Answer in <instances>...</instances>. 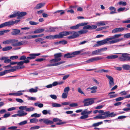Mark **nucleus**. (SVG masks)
Returning a JSON list of instances; mask_svg holds the SVG:
<instances>
[{
  "label": "nucleus",
  "instance_id": "1",
  "mask_svg": "<svg viewBox=\"0 0 130 130\" xmlns=\"http://www.w3.org/2000/svg\"><path fill=\"white\" fill-rule=\"evenodd\" d=\"M122 35L119 34H117L115 35L114 36L111 37L109 38V39L110 40H113L108 42V44H112L118 42L123 40L122 38L121 39H116L119 37L121 36Z\"/></svg>",
  "mask_w": 130,
  "mask_h": 130
},
{
  "label": "nucleus",
  "instance_id": "2",
  "mask_svg": "<svg viewBox=\"0 0 130 130\" xmlns=\"http://www.w3.org/2000/svg\"><path fill=\"white\" fill-rule=\"evenodd\" d=\"M64 36H67L69 35H72L71 36L68 37L67 38L69 39H74L77 37L79 36L78 32L74 31H64Z\"/></svg>",
  "mask_w": 130,
  "mask_h": 130
},
{
  "label": "nucleus",
  "instance_id": "3",
  "mask_svg": "<svg viewBox=\"0 0 130 130\" xmlns=\"http://www.w3.org/2000/svg\"><path fill=\"white\" fill-rule=\"evenodd\" d=\"M98 112L102 114L101 115H102L103 116H106V118L110 117H115L117 115V114L114 113L113 112L110 113L109 111L104 112L103 110H98Z\"/></svg>",
  "mask_w": 130,
  "mask_h": 130
},
{
  "label": "nucleus",
  "instance_id": "4",
  "mask_svg": "<svg viewBox=\"0 0 130 130\" xmlns=\"http://www.w3.org/2000/svg\"><path fill=\"white\" fill-rule=\"evenodd\" d=\"M119 59L121 61H125L130 60V57L128 56V54L126 53L118 54Z\"/></svg>",
  "mask_w": 130,
  "mask_h": 130
},
{
  "label": "nucleus",
  "instance_id": "5",
  "mask_svg": "<svg viewBox=\"0 0 130 130\" xmlns=\"http://www.w3.org/2000/svg\"><path fill=\"white\" fill-rule=\"evenodd\" d=\"M84 49L80 51H75L71 53H68L65 54L64 55V57L67 58H71L74 57L75 55H78L82 52Z\"/></svg>",
  "mask_w": 130,
  "mask_h": 130
},
{
  "label": "nucleus",
  "instance_id": "6",
  "mask_svg": "<svg viewBox=\"0 0 130 130\" xmlns=\"http://www.w3.org/2000/svg\"><path fill=\"white\" fill-rule=\"evenodd\" d=\"M94 99L92 98H88L84 99L83 101L84 103V106H87L90 105L94 102Z\"/></svg>",
  "mask_w": 130,
  "mask_h": 130
},
{
  "label": "nucleus",
  "instance_id": "7",
  "mask_svg": "<svg viewBox=\"0 0 130 130\" xmlns=\"http://www.w3.org/2000/svg\"><path fill=\"white\" fill-rule=\"evenodd\" d=\"M109 41V40L108 38H107L102 40L98 41L97 42V44L96 45L97 46H99L108 43V41Z\"/></svg>",
  "mask_w": 130,
  "mask_h": 130
},
{
  "label": "nucleus",
  "instance_id": "8",
  "mask_svg": "<svg viewBox=\"0 0 130 130\" xmlns=\"http://www.w3.org/2000/svg\"><path fill=\"white\" fill-rule=\"evenodd\" d=\"M103 58L100 57H96L90 58L85 62L87 63H89L94 61L98 60L103 59Z\"/></svg>",
  "mask_w": 130,
  "mask_h": 130
},
{
  "label": "nucleus",
  "instance_id": "9",
  "mask_svg": "<svg viewBox=\"0 0 130 130\" xmlns=\"http://www.w3.org/2000/svg\"><path fill=\"white\" fill-rule=\"evenodd\" d=\"M128 29L125 27H119L113 29L112 31L113 34L117 33L123 31L124 30H127Z\"/></svg>",
  "mask_w": 130,
  "mask_h": 130
},
{
  "label": "nucleus",
  "instance_id": "10",
  "mask_svg": "<svg viewBox=\"0 0 130 130\" xmlns=\"http://www.w3.org/2000/svg\"><path fill=\"white\" fill-rule=\"evenodd\" d=\"M12 31L11 32L12 35L17 36L18 35H22L23 33H20V30L18 29H12Z\"/></svg>",
  "mask_w": 130,
  "mask_h": 130
},
{
  "label": "nucleus",
  "instance_id": "11",
  "mask_svg": "<svg viewBox=\"0 0 130 130\" xmlns=\"http://www.w3.org/2000/svg\"><path fill=\"white\" fill-rule=\"evenodd\" d=\"M106 76L109 80V86L111 88L114 85L113 78L111 76L107 75H106Z\"/></svg>",
  "mask_w": 130,
  "mask_h": 130
},
{
  "label": "nucleus",
  "instance_id": "12",
  "mask_svg": "<svg viewBox=\"0 0 130 130\" xmlns=\"http://www.w3.org/2000/svg\"><path fill=\"white\" fill-rule=\"evenodd\" d=\"M18 40L16 39H9L6 40L5 41L3 42V43L4 44H9L11 43H14L17 42Z\"/></svg>",
  "mask_w": 130,
  "mask_h": 130
},
{
  "label": "nucleus",
  "instance_id": "13",
  "mask_svg": "<svg viewBox=\"0 0 130 130\" xmlns=\"http://www.w3.org/2000/svg\"><path fill=\"white\" fill-rule=\"evenodd\" d=\"M64 36V31L60 32L58 34L54 35V39H59L62 38Z\"/></svg>",
  "mask_w": 130,
  "mask_h": 130
},
{
  "label": "nucleus",
  "instance_id": "14",
  "mask_svg": "<svg viewBox=\"0 0 130 130\" xmlns=\"http://www.w3.org/2000/svg\"><path fill=\"white\" fill-rule=\"evenodd\" d=\"M108 23V21H100L97 22L96 24L97 26H99L105 25L106 24H107Z\"/></svg>",
  "mask_w": 130,
  "mask_h": 130
},
{
  "label": "nucleus",
  "instance_id": "15",
  "mask_svg": "<svg viewBox=\"0 0 130 130\" xmlns=\"http://www.w3.org/2000/svg\"><path fill=\"white\" fill-rule=\"evenodd\" d=\"M18 116L19 117H23L25 116L27 114V113L26 112H24L23 110H19L18 111Z\"/></svg>",
  "mask_w": 130,
  "mask_h": 130
},
{
  "label": "nucleus",
  "instance_id": "16",
  "mask_svg": "<svg viewBox=\"0 0 130 130\" xmlns=\"http://www.w3.org/2000/svg\"><path fill=\"white\" fill-rule=\"evenodd\" d=\"M20 21L19 20L15 21H10L7 22L8 27L11 26L15 23H17Z\"/></svg>",
  "mask_w": 130,
  "mask_h": 130
},
{
  "label": "nucleus",
  "instance_id": "17",
  "mask_svg": "<svg viewBox=\"0 0 130 130\" xmlns=\"http://www.w3.org/2000/svg\"><path fill=\"white\" fill-rule=\"evenodd\" d=\"M45 4L44 3H41L38 4L34 8V9H39L43 6Z\"/></svg>",
  "mask_w": 130,
  "mask_h": 130
},
{
  "label": "nucleus",
  "instance_id": "18",
  "mask_svg": "<svg viewBox=\"0 0 130 130\" xmlns=\"http://www.w3.org/2000/svg\"><path fill=\"white\" fill-rule=\"evenodd\" d=\"M87 109H85L83 111H82L80 113L81 115H88L90 114L92 112V111H87Z\"/></svg>",
  "mask_w": 130,
  "mask_h": 130
},
{
  "label": "nucleus",
  "instance_id": "19",
  "mask_svg": "<svg viewBox=\"0 0 130 130\" xmlns=\"http://www.w3.org/2000/svg\"><path fill=\"white\" fill-rule=\"evenodd\" d=\"M17 16H18V17L17 18L18 19H20V17H23L26 15L27 13L25 12H21L20 13L19 12H17Z\"/></svg>",
  "mask_w": 130,
  "mask_h": 130
},
{
  "label": "nucleus",
  "instance_id": "20",
  "mask_svg": "<svg viewBox=\"0 0 130 130\" xmlns=\"http://www.w3.org/2000/svg\"><path fill=\"white\" fill-rule=\"evenodd\" d=\"M43 122L47 125L51 124L53 123V122L52 121L46 118H44Z\"/></svg>",
  "mask_w": 130,
  "mask_h": 130
},
{
  "label": "nucleus",
  "instance_id": "21",
  "mask_svg": "<svg viewBox=\"0 0 130 130\" xmlns=\"http://www.w3.org/2000/svg\"><path fill=\"white\" fill-rule=\"evenodd\" d=\"M101 51L100 49L96 50L95 51H93L92 52V55H101Z\"/></svg>",
  "mask_w": 130,
  "mask_h": 130
},
{
  "label": "nucleus",
  "instance_id": "22",
  "mask_svg": "<svg viewBox=\"0 0 130 130\" xmlns=\"http://www.w3.org/2000/svg\"><path fill=\"white\" fill-rule=\"evenodd\" d=\"M58 28H57V27H51L49 28L48 29H47L45 30V31L46 32H54L55 31L56 29H58Z\"/></svg>",
  "mask_w": 130,
  "mask_h": 130
},
{
  "label": "nucleus",
  "instance_id": "23",
  "mask_svg": "<svg viewBox=\"0 0 130 130\" xmlns=\"http://www.w3.org/2000/svg\"><path fill=\"white\" fill-rule=\"evenodd\" d=\"M94 119H104L106 118V116H103L102 115H100L97 116L93 118Z\"/></svg>",
  "mask_w": 130,
  "mask_h": 130
},
{
  "label": "nucleus",
  "instance_id": "24",
  "mask_svg": "<svg viewBox=\"0 0 130 130\" xmlns=\"http://www.w3.org/2000/svg\"><path fill=\"white\" fill-rule=\"evenodd\" d=\"M22 45H23V44L22 41L19 42L17 43H14L12 44V45L14 46H20Z\"/></svg>",
  "mask_w": 130,
  "mask_h": 130
},
{
  "label": "nucleus",
  "instance_id": "25",
  "mask_svg": "<svg viewBox=\"0 0 130 130\" xmlns=\"http://www.w3.org/2000/svg\"><path fill=\"white\" fill-rule=\"evenodd\" d=\"M44 31V29L43 28H40L37 29L34 31V34L39 33L42 32Z\"/></svg>",
  "mask_w": 130,
  "mask_h": 130
},
{
  "label": "nucleus",
  "instance_id": "26",
  "mask_svg": "<svg viewBox=\"0 0 130 130\" xmlns=\"http://www.w3.org/2000/svg\"><path fill=\"white\" fill-rule=\"evenodd\" d=\"M115 93L114 92H111L108 94L110 98H113L115 97L117 95V94H114Z\"/></svg>",
  "mask_w": 130,
  "mask_h": 130
},
{
  "label": "nucleus",
  "instance_id": "27",
  "mask_svg": "<svg viewBox=\"0 0 130 130\" xmlns=\"http://www.w3.org/2000/svg\"><path fill=\"white\" fill-rule=\"evenodd\" d=\"M118 57V56L117 55H109L106 57V58L108 59H113L116 58Z\"/></svg>",
  "mask_w": 130,
  "mask_h": 130
},
{
  "label": "nucleus",
  "instance_id": "28",
  "mask_svg": "<svg viewBox=\"0 0 130 130\" xmlns=\"http://www.w3.org/2000/svg\"><path fill=\"white\" fill-rule=\"evenodd\" d=\"M123 68L125 70H128L130 69V65L129 64H124L122 66Z\"/></svg>",
  "mask_w": 130,
  "mask_h": 130
},
{
  "label": "nucleus",
  "instance_id": "29",
  "mask_svg": "<svg viewBox=\"0 0 130 130\" xmlns=\"http://www.w3.org/2000/svg\"><path fill=\"white\" fill-rule=\"evenodd\" d=\"M42 112L43 114L44 115H46L48 114L50 115L51 114V111L50 110H44L42 111Z\"/></svg>",
  "mask_w": 130,
  "mask_h": 130
},
{
  "label": "nucleus",
  "instance_id": "30",
  "mask_svg": "<svg viewBox=\"0 0 130 130\" xmlns=\"http://www.w3.org/2000/svg\"><path fill=\"white\" fill-rule=\"evenodd\" d=\"M34 38V35H29L24 36L22 38V39H30Z\"/></svg>",
  "mask_w": 130,
  "mask_h": 130
},
{
  "label": "nucleus",
  "instance_id": "31",
  "mask_svg": "<svg viewBox=\"0 0 130 130\" xmlns=\"http://www.w3.org/2000/svg\"><path fill=\"white\" fill-rule=\"evenodd\" d=\"M29 55L30 56L27 57V58L29 59L30 60L34 59L36 58V55H35V54H30Z\"/></svg>",
  "mask_w": 130,
  "mask_h": 130
},
{
  "label": "nucleus",
  "instance_id": "32",
  "mask_svg": "<svg viewBox=\"0 0 130 130\" xmlns=\"http://www.w3.org/2000/svg\"><path fill=\"white\" fill-rule=\"evenodd\" d=\"M8 27L7 22L3 23L0 25V28L6 27Z\"/></svg>",
  "mask_w": 130,
  "mask_h": 130
},
{
  "label": "nucleus",
  "instance_id": "33",
  "mask_svg": "<svg viewBox=\"0 0 130 130\" xmlns=\"http://www.w3.org/2000/svg\"><path fill=\"white\" fill-rule=\"evenodd\" d=\"M52 106L53 107H60L61 106L60 104L56 103H52Z\"/></svg>",
  "mask_w": 130,
  "mask_h": 130
},
{
  "label": "nucleus",
  "instance_id": "34",
  "mask_svg": "<svg viewBox=\"0 0 130 130\" xmlns=\"http://www.w3.org/2000/svg\"><path fill=\"white\" fill-rule=\"evenodd\" d=\"M108 72V71L107 70H105L104 69H101L99 70L98 71H95V72H98V73H102L103 72L104 73H107Z\"/></svg>",
  "mask_w": 130,
  "mask_h": 130
},
{
  "label": "nucleus",
  "instance_id": "35",
  "mask_svg": "<svg viewBox=\"0 0 130 130\" xmlns=\"http://www.w3.org/2000/svg\"><path fill=\"white\" fill-rule=\"evenodd\" d=\"M12 48V47L11 46H7L3 48L2 50L4 51H6L11 49Z\"/></svg>",
  "mask_w": 130,
  "mask_h": 130
},
{
  "label": "nucleus",
  "instance_id": "36",
  "mask_svg": "<svg viewBox=\"0 0 130 130\" xmlns=\"http://www.w3.org/2000/svg\"><path fill=\"white\" fill-rule=\"evenodd\" d=\"M25 90H21L18 91L16 93V96H20L23 94L22 92H25Z\"/></svg>",
  "mask_w": 130,
  "mask_h": 130
},
{
  "label": "nucleus",
  "instance_id": "37",
  "mask_svg": "<svg viewBox=\"0 0 130 130\" xmlns=\"http://www.w3.org/2000/svg\"><path fill=\"white\" fill-rule=\"evenodd\" d=\"M34 105L36 106H38L39 107L41 108L43 106V105L42 103H40L39 102H36L34 103Z\"/></svg>",
  "mask_w": 130,
  "mask_h": 130
},
{
  "label": "nucleus",
  "instance_id": "38",
  "mask_svg": "<svg viewBox=\"0 0 130 130\" xmlns=\"http://www.w3.org/2000/svg\"><path fill=\"white\" fill-rule=\"evenodd\" d=\"M79 27V24H78L75 26H74L70 27V28L71 29L75 30L78 28Z\"/></svg>",
  "mask_w": 130,
  "mask_h": 130
},
{
  "label": "nucleus",
  "instance_id": "39",
  "mask_svg": "<svg viewBox=\"0 0 130 130\" xmlns=\"http://www.w3.org/2000/svg\"><path fill=\"white\" fill-rule=\"evenodd\" d=\"M8 71V73L12 72L15 71L16 70V68L15 66H14L11 68V69L9 70H7Z\"/></svg>",
  "mask_w": 130,
  "mask_h": 130
},
{
  "label": "nucleus",
  "instance_id": "40",
  "mask_svg": "<svg viewBox=\"0 0 130 130\" xmlns=\"http://www.w3.org/2000/svg\"><path fill=\"white\" fill-rule=\"evenodd\" d=\"M68 93L63 92L62 95V98L63 99H66L67 98L68 95Z\"/></svg>",
  "mask_w": 130,
  "mask_h": 130
},
{
  "label": "nucleus",
  "instance_id": "41",
  "mask_svg": "<svg viewBox=\"0 0 130 130\" xmlns=\"http://www.w3.org/2000/svg\"><path fill=\"white\" fill-rule=\"evenodd\" d=\"M103 123V122L101 121L99 122H98L96 123L93 124L92 125V126L93 127H96L98 126L99 125L102 124Z\"/></svg>",
  "mask_w": 130,
  "mask_h": 130
},
{
  "label": "nucleus",
  "instance_id": "42",
  "mask_svg": "<svg viewBox=\"0 0 130 130\" xmlns=\"http://www.w3.org/2000/svg\"><path fill=\"white\" fill-rule=\"evenodd\" d=\"M10 31V30L7 29L4 30L0 31V36L3 35L5 33H7Z\"/></svg>",
  "mask_w": 130,
  "mask_h": 130
},
{
  "label": "nucleus",
  "instance_id": "43",
  "mask_svg": "<svg viewBox=\"0 0 130 130\" xmlns=\"http://www.w3.org/2000/svg\"><path fill=\"white\" fill-rule=\"evenodd\" d=\"M40 114H37L36 113L31 115V117H34L35 118H37L40 117Z\"/></svg>",
  "mask_w": 130,
  "mask_h": 130
},
{
  "label": "nucleus",
  "instance_id": "44",
  "mask_svg": "<svg viewBox=\"0 0 130 130\" xmlns=\"http://www.w3.org/2000/svg\"><path fill=\"white\" fill-rule=\"evenodd\" d=\"M37 90L36 89H34L31 88L29 90H27V92H29L30 93L36 92L37 91Z\"/></svg>",
  "mask_w": 130,
  "mask_h": 130
},
{
  "label": "nucleus",
  "instance_id": "45",
  "mask_svg": "<svg viewBox=\"0 0 130 130\" xmlns=\"http://www.w3.org/2000/svg\"><path fill=\"white\" fill-rule=\"evenodd\" d=\"M27 106H21L19 107V109L21 110H25L26 111Z\"/></svg>",
  "mask_w": 130,
  "mask_h": 130
},
{
  "label": "nucleus",
  "instance_id": "46",
  "mask_svg": "<svg viewBox=\"0 0 130 130\" xmlns=\"http://www.w3.org/2000/svg\"><path fill=\"white\" fill-rule=\"evenodd\" d=\"M30 122L31 123H35L38 122V120L36 118H33L30 120Z\"/></svg>",
  "mask_w": 130,
  "mask_h": 130
},
{
  "label": "nucleus",
  "instance_id": "47",
  "mask_svg": "<svg viewBox=\"0 0 130 130\" xmlns=\"http://www.w3.org/2000/svg\"><path fill=\"white\" fill-rule=\"evenodd\" d=\"M35 109V108L33 107H27L26 111L31 112L33 111Z\"/></svg>",
  "mask_w": 130,
  "mask_h": 130
},
{
  "label": "nucleus",
  "instance_id": "48",
  "mask_svg": "<svg viewBox=\"0 0 130 130\" xmlns=\"http://www.w3.org/2000/svg\"><path fill=\"white\" fill-rule=\"evenodd\" d=\"M27 123V120H24L21 122L19 123L18 124L20 126L23 125H25Z\"/></svg>",
  "mask_w": 130,
  "mask_h": 130
},
{
  "label": "nucleus",
  "instance_id": "49",
  "mask_svg": "<svg viewBox=\"0 0 130 130\" xmlns=\"http://www.w3.org/2000/svg\"><path fill=\"white\" fill-rule=\"evenodd\" d=\"M118 4L120 5H122L123 6H125L126 5L127 3L125 2L120 1L118 3Z\"/></svg>",
  "mask_w": 130,
  "mask_h": 130
},
{
  "label": "nucleus",
  "instance_id": "50",
  "mask_svg": "<svg viewBox=\"0 0 130 130\" xmlns=\"http://www.w3.org/2000/svg\"><path fill=\"white\" fill-rule=\"evenodd\" d=\"M88 32V31L84 29H82L81 30L79 31L78 32V33L80 34H85Z\"/></svg>",
  "mask_w": 130,
  "mask_h": 130
},
{
  "label": "nucleus",
  "instance_id": "51",
  "mask_svg": "<svg viewBox=\"0 0 130 130\" xmlns=\"http://www.w3.org/2000/svg\"><path fill=\"white\" fill-rule=\"evenodd\" d=\"M55 58H60L62 56L61 54L60 53L55 54H54Z\"/></svg>",
  "mask_w": 130,
  "mask_h": 130
},
{
  "label": "nucleus",
  "instance_id": "52",
  "mask_svg": "<svg viewBox=\"0 0 130 130\" xmlns=\"http://www.w3.org/2000/svg\"><path fill=\"white\" fill-rule=\"evenodd\" d=\"M89 116L87 115H83L80 117V119H84L87 118Z\"/></svg>",
  "mask_w": 130,
  "mask_h": 130
},
{
  "label": "nucleus",
  "instance_id": "53",
  "mask_svg": "<svg viewBox=\"0 0 130 130\" xmlns=\"http://www.w3.org/2000/svg\"><path fill=\"white\" fill-rule=\"evenodd\" d=\"M44 38L47 39H54V36L52 35L47 36L44 37Z\"/></svg>",
  "mask_w": 130,
  "mask_h": 130
},
{
  "label": "nucleus",
  "instance_id": "54",
  "mask_svg": "<svg viewBox=\"0 0 130 130\" xmlns=\"http://www.w3.org/2000/svg\"><path fill=\"white\" fill-rule=\"evenodd\" d=\"M29 23L30 25H36L38 24V23L36 22L32 21H29Z\"/></svg>",
  "mask_w": 130,
  "mask_h": 130
},
{
  "label": "nucleus",
  "instance_id": "55",
  "mask_svg": "<svg viewBox=\"0 0 130 130\" xmlns=\"http://www.w3.org/2000/svg\"><path fill=\"white\" fill-rule=\"evenodd\" d=\"M123 37L125 38H130V33L125 34L124 35Z\"/></svg>",
  "mask_w": 130,
  "mask_h": 130
},
{
  "label": "nucleus",
  "instance_id": "56",
  "mask_svg": "<svg viewBox=\"0 0 130 130\" xmlns=\"http://www.w3.org/2000/svg\"><path fill=\"white\" fill-rule=\"evenodd\" d=\"M124 98V97H120L116 99L115 100L116 101H118L122 100Z\"/></svg>",
  "mask_w": 130,
  "mask_h": 130
},
{
  "label": "nucleus",
  "instance_id": "57",
  "mask_svg": "<svg viewBox=\"0 0 130 130\" xmlns=\"http://www.w3.org/2000/svg\"><path fill=\"white\" fill-rule=\"evenodd\" d=\"M125 9V7H120L117 9V11L118 12H121L124 11Z\"/></svg>",
  "mask_w": 130,
  "mask_h": 130
},
{
  "label": "nucleus",
  "instance_id": "58",
  "mask_svg": "<svg viewBox=\"0 0 130 130\" xmlns=\"http://www.w3.org/2000/svg\"><path fill=\"white\" fill-rule=\"evenodd\" d=\"M40 127L39 126H36L31 127L30 128V130H35L37 129L40 128Z\"/></svg>",
  "mask_w": 130,
  "mask_h": 130
},
{
  "label": "nucleus",
  "instance_id": "59",
  "mask_svg": "<svg viewBox=\"0 0 130 130\" xmlns=\"http://www.w3.org/2000/svg\"><path fill=\"white\" fill-rule=\"evenodd\" d=\"M78 105V104L77 103H72L69 105V106L71 107H76Z\"/></svg>",
  "mask_w": 130,
  "mask_h": 130
},
{
  "label": "nucleus",
  "instance_id": "60",
  "mask_svg": "<svg viewBox=\"0 0 130 130\" xmlns=\"http://www.w3.org/2000/svg\"><path fill=\"white\" fill-rule=\"evenodd\" d=\"M70 89V88L69 87H66L65 88L64 90V92L65 93L68 92Z\"/></svg>",
  "mask_w": 130,
  "mask_h": 130
},
{
  "label": "nucleus",
  "instance_id": "61",
  "mask_svg": "<svg viewBox=\"0 0 130 130\" xmlns=\"http://www.w3.org/2000/svg\"><path fill=\"white\" fill-rule=\"evenodd\" d=\"M59 41L60 44H66L67 43V41L65 40H62Z\"/></svg>",
  "mask_w": 130,
  "mask_h": 130
},
{
  "label": "nucleus",
  "instance_id": "62",
  "mask_svg": "<svg viewBox=\"0 0 130 130\" xmlns=\"http://www.w3.org/2000/svg\"><path fill=\"white\" fill-rule=\"evenodd\" d=\"M90 29H95L97 28V26L96 25H89Z\"/></svg>",
  "mask_w": 130,
  "mask_h": 130
},
{
  "label": "nucleus",
  "instance_id": "63",
  "mask_svg": "<svg viewBox=\"0 0 130 130\" xmlns=\"http://www.w3.org/2000/svg\"><path fill=\"white\" fill-rule=\"evenodd\" d=\"M7 71H8L7 70H6L4 71L0 72V74L2 76L5 74L6 73H8Z\"/></svg>",
  "mask_w": 130,
  "mask_h": 130
},
{
  "label": "nucleus",
  "instance_id": "64",
  "mask_svg": "<svg viewBox=\"0 0 130 130\" xmlns=\"http://www.w3.org/2000/svg\"><path fill=\"white\" fill-rule=\"evenodd\" d=\"M109 9L110 11H116V9L115 7L111 6L109 7Z\"/></svg>",
  "mask_w": 130,
  "mask_h": 130
}]
</instances>
